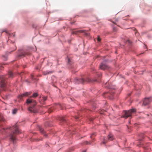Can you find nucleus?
Returning <instances> with one entry per match:
<instances>
[{
    "label": "nucleus",
    "instance_id": "f257e3e1",
    "mask_svg": "<svg viewBox=\"0 0 152 152\" xmlns=\"http://www.w3.org/2000/svg\"><path fill=\"white\" fill-rule=\"evenodd\" d=\"M10 128L11 130H13V131L10 134V139L11 141L14 143L16 139L15 134L19 133V131L16 124H15L13 127Z\"/></svg>",
    "mask_w": 152,
    "mask_h": 152
},
{
    "label": "nucleus",
    "instance_id": "f03ea898",
    "mask_svg": "<svg viewBox=\"0 0 152 152\" xmlns=\"http://www.w3.org/2000/svg\"><path fill=\"white\" fill-rule=\"evenodd\" d=\"M26 102L27 104H30L31 105V106L28 108L29 111L34 113L37 112V110L34 107L37 104V102L35 100L31 99V98H30L27 99Z\"/></svg>",
    "mask_w": 152,
    "mask_h": 152
},
{
    "label": "nucleus",
    "instance_id": "7ed1b4c3",
    "mask_svg": "<svg viewBox=\"0 0 152 152\" xmlns=\"http://www.w3.org/2000/svg\"><path fill=\"white\" fill-rule=\"evenodd\" d=\"M136 111V109H134L129 110L128 111H124V118L125 117L127 118L128 117H131L132 113L135 112Z\"/></svg>",
    "mask_w": 152,
    "mask_h": 152
},
{
    "label": "nucleus",
    "instance_id": "20e7f679",
    "mask_svg": "<svg viewBox=\"0 0 152 152\" xmlns=\"http://www.w3.org/2000/svg\"><path fill=\"white\" fill-rule=\"evenodd\" d=\"M5 79L6 78L4 76L0 77V79L1 80L0 83V88L3 90H4V88H5L6 86V83L5 81Z\"/></svg>",
    "mask_w": 152,
    "mask_h": 152
},
{
    "label": "nucleus",
    "instance_id": "39448f33",
    "mask_svg": "<svg viewBox=\"0 0 152 152\" xmlns=\"http://www.w3.org/2000/svg\"><path fill=\"white\" fill-rule=\"evenodd\" d=\"M90 80L88 78L86 80H84L83 79H78L77 78H75L74 80V82L75 83L78 84L80 83H83L85 81L90 82Z\"/></svg>",
    "mask_w": 152,
    "mask_h": 152
},
{
    "label": "nucleus",
    "instance_id": "423d86ee",
    "mask_svg": "<svg viewBox=\"0 0 152 152\" xmlns=\"http://www.w3.org/2000/svg\"><path fill=\"white\" fill-rule=\"evenodd\" d=\"M152 101V98L150 97L145 98L143 100V104L142 105L146 106L148 104Z\"/></svg>",
    "mask_w": 152,
    "mask_h": 152
},
{
    "label": "nucleus",
    "instance_id": "0eeeda50",
    "mask_svg": "<svg viewBox=\"0 0 152 152\" xmlns=\"http://www.w3.org/2000/svg\"><path fill=\"white\" fill-rule=\"evenodd\" d=\"M30 93L26 92L23 94L19 95L18 96V98L20 100H21L23 97H25L28 96L30 95Z\"/></svg>",
    "mask_w": 152,
    "mask_h": 152
},
{
    "label": "nucleus",
    "instance_id": "6e6552de",
    "mask_svg": "<svg viewBox=\"0 0 152 152\" xmlns=\"http://www.w3.org/2000/svg\"><path fill=\"white\" fill-rule=\"evenodd\" d=\"M100 68L104 70L108 69V66L106 64L102 63L100 66Z\"/></svg>",
    "mask_w": 152,
    "mask_h": 152
},
{
    "label": "nucleus",
    "instance_id": "1a4fd4ad",
    "mask_svg": "<svg viewBox=\"0 0 152 152\" xmlns=\"http://www.w3.org/2000/svg\"><path fill=\"white\" fill-rule=\"evenodd\" d=\"M77 32H80V33H83L84 34L86 35H88V34L86 32V31L84 30H79L77 31H73L72 32V33L73 34H77Z\"/></svg>",
    "mask_w": 152,
    "mask_h": 152
},
{
    "label": "nucleus",
    "instance_id": "9d476101",
    "mask_svg": "<svg viewBox=\"0 0 152 152\" xmlns=\"http://www.w3.org/2000/svg\"><path fill=\"white\" fill-rule=\"evenodd\" d=\"M109 21H110L112 22L113 24H116L117 23L118 21V18H115L113 19L109 20Z\"/></svg>",
    "mask_w": 152,
    "mask_h": 152
},
{
    "label": "nucleus",
    "instance_id": "9b49d317",
    "mask_svg": "<svg viewBox=\"0 0 152 152\" xmlns=\"http://www.w3.org/2000/svg\"><path fill=\"white\" fill-rule=\"evenodd\" d=\"M115 92L113 90H111V91H110L109 93L105 92L103 94V96H105V95L107 94V96H109L110 95H112V94H114Z\"/></svg>",
    "mask_w": 152,
    "mask_h": 152
},
{
    "label": "nucleus",
    "instance_id": "f8f14e48",
    "mask_svg": "<svg viewBox=\"0 0 152 152\" xmlns=\"http://www.w3.org/2000/svg\"><path fill=\"white\" fill-rule=\"evenodd\" d=\"M114 139L113 136L111 134H110L108 136V140H112Z\"/></svg>",
    "mask_w": 152,
    "mask_h": 152
},
{
    "label": "nucleus",
    "instance_id": "ddd939ff",
    "mask_svg": "<svg viewBox=\"0 0 152 152\" xmlns=\"http://www.w3.org/2000/svg\"><path fill=\"white\" fill-rule=\"evenodd\" d=\"M8 76L10 78H12L13 77V74L11 71H10L8 73Z\"/></svg>",
    "mask_w": 152,
    "mask_h": 152
},
{
    "label": "nucleus",
    "instance_id": "4468645a",
    "mask_svg": "<svg viewBox=\"0 0 152 152\" xmlns=\"http://www.w3.org/2000/svg\"><path fill=\"white\" fill-rule=\"evenodd\" d=\"M59 120L61 122H64L65 121L66 119L64 117H61L59 118Z\"/></svg>",
    "mask_w": 152,
    "mask_h": 152
},
{
    "label": "nucleus",
    "instance_id": "2eb2a0df",
    "mask_svg": "<svg viewBox=\"0 0 152 152\" xmlns=\"http://www.w3.org/2000/svg\"><path fill=\"white\" fill-rule=\"evenodd\" d=\"M5 130L6 129L5 128H0V131L3 133H4L5 132Z\"/></svg>",
    "mask_w": 152,
    "mask_h": 152
},
{
    "label": "nucleus",
    "instance_id": "dca6fc26",
    "mask_svg": "<svg viewBox=\"0 0 152 152\" xmlns=\"http://www.w3.org/2000/svg\"><path fill=\"white\" fill-rule=\"evenodd\" d=\"M39 130L40 131V132L42 134H44L45 133V132L44 131V130L43 129L41 128V127H39Z\"/></svg>",
    "mask_w": 152,
    "mask_h": 152
},
{
    "label": "nucleus",
    "instance_id": "f3484780",
    "mask_svg": "<svg viewBox=\"0 0 152 152\" xmlns=\"http://www.w3.org/2000/svg\"><path fill=\"white\" fill-rule=\"evenodd\" d=\"M18 110L16 109H14L12 111V113L13 114H15L17 111Z\"/></svg>",
    "mask_w": 152,
    "mask_h": 152
},
{
    "label": "nucleus",
    "instance_id": "a211bd4d",
    "mask_svg": "<svg viewBox=\"0 0 152 152\" xmlns=\"http://www.w3.org/2000/svg\"><path fill=\"white\" fill-rule=\"evenodd\" d=\"M4 119L2 115H0V121H4Z\"/></svg>",
    "mask_w": 152,
    "mask_h": 152
},
{
    "label": "nucleus",
    "instance_id": "6ab92c4d",
    "mask_svg": "<svg viewBox=\"0 0 152 152\" xmlns=\"http://www.w3.org/2000/svg\"><path fill=\"white\" fill-rule=\"evenodd\" d=\"M52 73V72H43V74L44 75H46L49 73Z\"/></svg>",
    "mask_w": 152,
    "mask_h": 152
},
{
    "label": "nucleus",
    "instance_id": "aec40b11",
    "mask_svg": "<svg viewBox=\"0 0 152 152\" xmlns=\"http://www.w3.org/2000/svg\"><path fill=\"white\" fill-rule=\"evenodd\" d=\"M38 95V94H37V93H34L33 95H32V97H34V98H35V97H36Z\"/></svg>",
    "mask_w": 152,
    "mask_h": 152
},
{
    "label": "nucleus",
    "instance_id": "412c9836",
    "mask_svg": "<svg viewBox=\"0 0 152 152\" xmlns=\"http://www.w3.org/2000/svg\"><path fill=\"white\" fill-rule=\"evenodd\" d=\"M126 44H128L129 45H130L131 44V42L129 40H128L126 41Z\"/></svg>",
    "mask_w": 152,
    "mask_h": 152
},
{
    "label": "nucleus",
    "instance_id": "4be33fe9",
    "mask_svg": "<svg viewBox=\"0 0 152 152\" xmlns=\"http://www.w3.org/2000/svg\"><path fill=\"white\" fill-rule=\"evenodd\" d=\"M30 53H28V52H26V53L25 54H22V55L23 56H25V55H30Z\"/></svg>",
    "mask_w": 152,
    "mask_h": 152
},
{
    "label": "nucleus",
    "instance_id": "5701e85b",
    "mask_svg": "<svg viewBox=\"0 0 152 152\" xmlns=\"http://www.w3.org/2000/svg\"><path fill=\"white\" fill-rule=\"evenodd\" d=\"M47 96H43V100L44 102L47 99Z\"/></svg>",
    "mask_w": 152,
    "mask_h": 152
},
{
    "label": "nucleus",
    "instance_id": "b1692460",
    "mask_svg": "<svg viewBox=\"0 0 152 152\" xmlns=\"http://www.w3.org/2000/svg\"><path fill=\"white\" fill-rule=\"evenodd\" d=\"M84 143V144L86 145L90 144L91 143V142H88V141H86Z\"/></svg>",
    "mask_w": 152,
    "mask_h": 152
},
{
    "label": "nucleus",
    "instance_id": "393cba45",
    "mask_svg": "<svg viewBox=\"0 0 152 152\" xmlns=\"http://www.w3.org/2000/svg\"><path fill=\"white\" fill-rule=\"evenodd\" d=\"M96 135L95 133H93L91 136V137L92 139H93V136H94V135Z\"/></svg>",
    "mask_w": 152,
    "mask_h": 152
},
{
    "label": "nucleus",
    "instance_id": "a878e982",
    "mask_svg": "<svg viewBox=\"0 0 152 152\" xmlns=\"http://www.w3.org/2000/svg\"><path fill=\"white\" fill-rule=\"evenodd\" d=\"M97 40L99 42L101 41V39L100 38L99 36H98V37Z\"/></svg>",
    "mask_w": 152,
    "mask_h": 152
},
{
    "label": "nucleus",
    "instance_id": "bb28decb",
    "mask_svg": "<svg viewBox=\"0 0 152 152\" xmlns=\"http://www.w3.org/2000/svg\"><path fill=\"white\" fill-rule=\"evenodd\" d=\"M68 62L69 63L71 64V59L69 58H68Z\"/></svg>",
    "mask_w": 152,
    "mask_h": 152
},
{
    "label": "nucleus",
    "instance_id": "cd10ccee",
    "mask_svg": "<svg viewBox=\"0 0 152 152\" xmlns=\"http://www.w3.org/2000/svg\"><path fill=\"white\" fill-rule=\"evenodd\" d=\"M31 79L32 80H34L35 79L34 78V75H31Z\"/></svg>",
    "mask_w": 152,
    "mask_h": 152
},
{
    "label": "nucleus",
    "instance_id": "c85d7f7f",
    "mask_svg": "<svg viewBox=\"0 0 152 152\" xmlns=\"http://www.w3.org/2000/svg\"><path fill=\"white\" fill-rule=\"evenodd\" d=\"M53 109V108H51V109H50L49 110V113H51L52 112V110Z\"/></svg>",
    "mask_w": 152,
    "mask_h": 152
},
{
    "label": "nucleus",
    "instance_id": "c756f323",
    "mask_svg": "<svg viewBox=\"0 0 152 152\" xmlns=\"http://www.w3.org/2000/svg\"><path fill=\"white\" fill-rule=\"evenodd\" d=\"M109 87V88H111V89H113V90H114V89H115V88H112V87H111L110 86Z\"/></svg>",
    "mask_w": 152,
    "mask_h": 152
},
{
    "label": "nucleus",
    "instance_id": "7c9ffc66",
    "mask_svg": "<svg viewBox=\"0 0 152 152\" xmlns=\"http://www.w3.org/2000/svg\"><path fill=\"white\" fill-rule=\"evenodd\" d=\"M113 30L114 31H116V28L114 27L113 28Z\"/></svg>",
    "mask_w": 152,
    "mask_h": 152
},
{
    "label": "nucleus",
    "instance_id": "2f4dec72",
    "mask_svg": "<svg viewBox=\"0 0 152 152\" xmlns=\"http://www.w3.org/2000/svg\"><path fill=\"white\" fill-rule=\"evenodd\" d=\"M57 106H59V107H60L61 106V105H60V104H58Z\"/></svg>",
    "mask_w": 152,
    "mask_h": 152
},
{
    "label": "nucleus",
    "instance_id": "473e14b6",
    "mask_svg": "<svg viewBox=\"0 0 152 152\" xmlns=\"http://www.w3.org/2000/svg\"><path fill=\"white\" fill-rule=\"evenodd\" d=\"M86 151L85 150V151H83L82 152H86Z\"/></svg>",
    "mask_w": 152,
    "mask_h": 152
},
{
    "label": "nucleus",
    "instance_id": "72a5a7b5",
    "mask_svg": "<svg viewBox=\"0 0 152 152\" xmlns=\"http://www.w3.org/2000/svg\"><path fill=\"white\" fill-rule=\"evenodd\" d=\"M75 118H76V119H77V118H78V117H76Z\"/></svg>",
    "mask_w": 152,
    "mask_h": 152
},
{
    "label": "nucleus",
    "instance_id": "f704fd0d",
    "mask_svg": "<svg viewBox=\"0 0 152 152\" xmlns=\"http://www.w3.org/2000/svg\"><path fill=\"white\" fill-rule=\"evenodd\" d=\"M103 143H104H104H105V142H103Z\"/></svg>",
    "mask_w": 152,
    "mask_h": 152
},
{
    "label": "nucleus",
    "instance_id": "c9c22d12",
    "mask_svg": "<svg viewBox=\"0 0 152 152\" xmlns=\"http://www.w3.org/2000/svg\"><path fill=\"white\" fill-rule=\"evenodd\" d=\"M135 28H134L133 30H135Z\"/></svg>",
    "mask_w": 152,
    "mask_h": 152
},
{
    "label": "nucleus",
    "instance_id": "e433bc0d",
    "mask_svg": "<svg viewBox=\"0 0 152 152\" xmlns=\"http://www.w3.org/2000/svg\"><path fill=\"white\" fill-rule=\"evenodd\" d=\"M100 75H101V73H100Z\"/></svg>",
    "mask_w": 152,
    "mask_h": 152
},
{
    "label": "nucleus",
    "instance_id": "4c0bfd02",
    "mask_svg": "<svg viewBox=\"0 0 152 152\" xmlns=\"http://www.w3.org/2000/svg\"><path fill=\"white\" fill-rule=\"evenodd\" d=\"M107 83H106V85H107Z\"/></svg>",
    "mask_w": 152,
    "mask_h": 152
}]
</instances>
